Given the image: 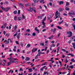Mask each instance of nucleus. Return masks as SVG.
Instances as JSON below:
<instances>
[{"label": "nucleus", "mask_w": 75, "mask_h": 75, "mask_svg": "<svg viewBox=\"0 0 75 75\" xmlns=\"http://www.w3.org/2000/svg\"><path fill=\"white\" fill-rule=\"evenodd\" d=\"M75 11H71V12L69 13V15L70 17H71L73 15V16H75Z\"/></svg>", "instance_id": "nucleus-1"}, {"label": "nucleus", "mask_w": 75, "mask_h": 75, "mask_svg": "<svg viewBox=\"0 0 75 75\" xmlns=\"http://www.w3.org/2000/svg\"><path fill=\"white\" fill-rule=\"evenodd\" d=\"M67 34L69 35L68 36V37H71L72 35V32L70 31L67 32Z\"/></svg>", "instance_id": "nucleus-2"}, {"label": "nucleus", "mask_w": 75, "mask_h": 75, "mask_svg": "<svg viewBox=\"0 0 75 75\" xmlns=\"http://www.w3.org/2000/svg\"><path fill=\"white\" fill-rule=\"evenodd\" d=\"M17 25H15L14 28L12 29L13 30H12V32H14L15 30H17Z\"/></svg>", "instance_id": "nucleus-3"}, {"label": "nucleus", "mask_w": 75, "mask_h": 75, "mask_svg": "<svg viewBox=\"0 0 75 75\" xmlns=\"http://www.w3.org/2000/svg\"><path fill=\"white\" fill-rule=\"evenodd\" d=\"M37 50H38L37 48H35V50H34V49H33L32 50V53H33V52H36V51H37Z\"/></svg>", "instance_id": "nucleus-4"}, {"label": "nucleus", "mask_w": 75, "mask_h": 75, "mask_svg": "<svg viewBox=\"0 0 75 75\" xmlns=\"http://www.w3.org/2000/svg\"><path fill=\"white\" fill-rule=\"evenodd\" d=\"M56 30H57V29H56V28H54V29H52V31L53 32V34H55V32L56 31Z\"/></svg>", "instance_id": "nucleus-5"}, {"label": "nucleus", "mask_w": 75, "mask_h": 75, "mask_svg": "<svg viewBox=\"0 0 75 75\" xmlns=\"http://www.w3.org/2000/svg\"><path fill=\"white\" fill-rule=\"evenodd\" d=\"M72 39V40H71V41H72V40H73V41H75V36H72V37L70 38V39Z\"/></svg>", "instance_id": "nucleus-6"}, {"label": "nucleus", "mask_w": 75, "mask_h": 75, "mask_svg": "<svg viewBox=\"0 0 75 75\" xmlns=\"http://www.w3.org/2000/svg\"><path fill=\"white\" fill-rule=\"evenodd\" d=\"M4 42H6V44H9V41H7L6 40H5L4 41Z\"/></svg>", "instance_id": "nucleus-7"}, {"label": "nucleus", "mask_w": 75, "mask_h": 75, "mask_svg": "<svg viewBox=\"0 0 75 75\" xmlns=\"http://www.w3.org/2000/svg\"><path fill=\"white\" fill-rule=\"evenodd\" d=\"M19 6H21L23 8H24V6H23V4H20Z\"/></svg>", "instance_id": "nucleus-8"}, {"label": "nucleus", "mask_w": 75, "mask_h": 75, "mask_svg": "<svg viewBox=\"0 0 75 75\" xmlns=\"http://www.w3.org/2000/svg\"><path fill=\"white\" fill-rule=\"evenodd\" d=\"M64 4V2H63V1H59V4L60 5H61V4Z\"/></svg>", "instance_id": "nucleus-9"}, {"label": "nucleus", "mask_w": 75, "mask_h": 75, "mask_svg": "<svg viewBox=\"0 0 75 75\" xmlns=\"http://www.w3.org/2000/svg\"><path fill=\"white\" fill-rule=\"evenodd\" d=\"M33 1L35 4L36 3H38V1H37V0H33Z\"/></svg>", "instance_id": "nucleus-10"}, {"label": "nucleus", "mask_w": 75, "mask_h": 75, "mask_svg": "<svg viewBox=\"0 0 75 75\" xmlns=\"http://www.w3.org/2000/svg\"><path fill=\"white\" fill-rule=\"evenodd\" d=\"M22 18L21 17H18L17 18V20H18V21H20L21 20Z\"/></svg>", "instance_id": "nucleus-11"}, {"label": "nucleus", "mask_w": 75, "mask_h": 75, "mask_svg": "<svg viewBox=\"0 0 75 75\" xmlns=\"http://www.w3.org/2000/svg\"><path fill=\"white\" fill-rule=\"evenodd\" d=\"M20 33H18V35L17 36V38L18 39H19V38H20Z\"/></svg>", "instance_id": "nucleus-12"}, {"label": "nucleus", "mask_w": 75, "mask_h": 75, "mask_svg": "<svg viewBox=\"0 0 75 75\" xmlns=\"http://www.w3.org/2000/svg\"><path fill=\"white\" fill-rule=\"evenodd\" d=\"M30 59V58L29 57H27L26 58L25 60L27 61H29Z\"/></svg>", "instance_id": "nucleus-13"}, {"label": "nucleus", "mask_w": 75, "mask_h": 75, "mask_svg": "<svg viewBox=\"0 0 75 75\" xmlns=\"http://www.w3.org/2000/svg\"><path fill=\"white\" fill-rule=\"evenodd\" d=\"M28 69L29 70V72H31L33 71V69Z\"/></svg>", "instance_id": "nucleus-14"}, {"label": "nucleus", "mask_w": 75, "mask_h": 75, "mask_svg": "<svg viewBox=\"0 0 75 75\" xmlns=\"http://www.w3.org/2000/svg\"><path fill=\"white\" fill-rule=\"evenodd\" d=\"M57 28H58V29H59V30H62V27H61L59 26H57Z\"/></svg>", "instance_id": "nucleus-15"}, {"label": "nucleus", "mask_w": 75, "mask_h": 75, "mask_svg": "<svg viewBox=\"0 0 75 75\" xmlns=\"http://www.w3.org/2000/svg\"><path fill=\"white\" fill-rule=\"evenodd\" d=\"M65 10L67 11H69V8H68L67 7H66L65 8Z\"/></svg>", "instance_id": "nucleus-16"}, {"label": "nucleus", "mask_w": 75, "mask_h": 75, "mask_svg": "<svg viewBox=\"0 0 75 75\" xmlns=\"http://www.w3.org/2000/svg\"><path fill=\"white\" fill-rule=\"evenodd\" d=\"M55 46V44H53L52 45H50L51 47H54Z\"/></svg>", "instance_id": "nucleus-17"}, {"label": "nucleus", "mask_w": 75, "mask_h": 75, "mask_svg": "<svg viewBox=\"0 0 75 75\" xmlns=\"http://www.w3.org/2000/svg\"><path fill=\"white\" fill-rule=\"evenodd\" d=\"M14 14H16L17 13V11H15L13 12Z\"/></svg>", "instance_id": "nucleus-18"}, {"label": "nucleus", "mask_w": 75, "mask_h": 75, "mask_svg": "<svg viewBox=\"0 0 75 75\" xmlns=\"http://www.w3.org/2000/svg\"><path fill=\"white\" fill-rule=\"evenodd\" d=\"M64 9L62 8H60L59 9V11H62L64 10Z\"/></svg>", "instance_id": "nucleus-19"}, {"label": "nucleus", "mask_w": 75, "mask_h": 75, "mask_svg": "<svg viewBox=\"0 0 75 75\" xmlns=\"http://www.w3.org/2000/svg\"><path fill=\"white\" fill-rule=\"evenodd\" d=\"M1 8L2 10H4H4H5V8H4L3 7L1 6Z\"/></svg>", "instance_id": "nucleus-20"}, {"label": "nucleus", "mask_w": 75, "mask_h": 75, "mask_svg": "<svg viewBox=\"0 0 75 75\" xmlns=\"http://www.w3.org/2000/svg\"><path fill=\"white\" fill-rule=\"evenodd\" d=\"M65 61L66 63H67L68 62V61L67 60V58H66V59H65Z\"/></svg>", "instance_id": "nucleus-21"}, {"label": "nucleus", "mask_w": 75, "mask_h": 75, "mask_svg": "<svg viewBox=\"0 0 75 75\" xmlns=\"http://www.w3.org/2000/svg\"><path fill=\"white\" fill-rule=\"evenodd\" d=\"M58 11H57L56 12L55 14V16H57V15H58Z\"/></svg>", "instance_id": "nucleus-22"}, {"label": "nucleus", "mask_w": 75, "mask_h": 75, "mask_svg": "<svg viewBox=\"0 0 75 75\" xmlns=\"http://www.w3.org/2000/svg\"><path fill=\"white\" fill-rule=\"evenodd\" d=\"M53 38V35H52L51 36L49 37L48 38L49 39H50V40H51L52 38Z\"/></svg>", "instance_id": "nucleus-23"}, {"label": "nucleus", "mask_w": 75, "mask_h": 75, "mask_svg": "<svg viewBox=\"0 0 75 75\" xmlns=\"http://www.w3.org/2000/svg\"><path fill=\"white\" fill-rule=\"evenodd\" d=\"M10 62L11 64H12L13 63H14V61H11V60H10Z\"/></svg>", "instance_id": "nucleus-24"}, {"label": "nucleus", "mask_w": 75, "mask_h": 75, "mask_svg": "<svg viewBox=\"0 0 75 75\" xmlns=\"http://www.w3.org/2000/svg\"><path fill=\"white\" fill-rule=\"evenodd\" d=\"M40 55H41V52H38V54L37 55H38V56H40Z\"/></svg>", "instance_id": "nucleus-25"}, {"label": "nucleus", "mask_w": 75, "mask_h": 75, "mask_svg": "<svg viewBox=\"0 0 75 75\" xmlns=\"http://www.w3.org/2000/svg\"><path fill=\"white\" fill-rule=\"evenodd\" d=\"M38 18H41V19H42V16H38Z\"/></svg>", "instance_id": "nucleus-26"}, {"label": "nucleus", "mask_w": 75, "mask_h": 75, "mask_svg": "<svg viewBox=\"0 0 75 75\" xmlns=\"http://www.w3.org/2000/svg\"><path fill=\"white\" fill-rule=\"evenodd\" d=\"M8 41H9V40H10V42H11V43H12L13 42V41H12V40H11V39L9 38V39H8Z\"/></svg>", "instance_id": "nucleus-27"}, {"label": "nucleus", "mask_w": 75, "mask_h": 75, "mask_svg": "<svg viewBox=\"0 0 75 75\" xmlns=\"http://www.w3.org/2000/svg\"><path fill=\"white\" fill-rule=\"evenodd\" d=\"M32 35L33 36H35V35H36V34H35V33L34 32L32 34Z\"/></svg>", "instance_id": "nucleus-28"}, {"label": "nucleus", "mask_w": 75, "mask_h": 75, "mask_svg": "<svg viewBox=\"0 0 75 75\" xmlns=\"http://www.w3.org/2000/svg\"><path fill=\"white\" fill-rule=\"evenodd\" d=\"M13 57L11 56L9 57V59H11V60H13V59H12Z\"/></svg>", "instance_id": "nucleus-29"}, {"label": "nucleus", "mask_w": 75, "mask_h": 75, "mask_svg": "<svg viewBox=\"0 0 75 75\" xmlns=\"http://www.w3.org/2000/svg\"><path fill=\"white\" fill-rule=\"evenodd\" d=\"M71 62H75V60H74V59H71Z\"/></svg>", "instance_id": "nucleus-30"}, {"label": "nucleus", "mask_w": 75, "mask_h": 75, "mask_svg": "<svg viewBox=\"0 0 75 75\" xmlns=\"http://www.w3.org/2000/svg\"><path fill=\"white\" fill-rule=\"evenodd\" d=\"M14 19V20H15V21H16V20H17V16H15Z\"/></svg>", "instance_id": "nucleus-31"}, {"label": "nucleus", "mask_w": 75, "mask_h": 75, "mask_svg": "<svg viewBox=\"0 0 75 75\" xmlns=\"http://www.w3.org/2000/svg\"><path fill=\"white\" fill-rule=\"evenodd\" d=\"M38 55H37L35 57V59H38Z\"/></svg>", "instance_id": "nucleus-32"}, {"label": "nucleus", "mask_w": 75, "mask_h": 75, "mask_svg": "<svg viewBox=\"0 0 75 75\" xmlns=\"http://www.w3.org/2000/svg\"><path fill=\"white\" fill-rule=\"evenodd\" d=\"M22 18L23 19H25V17L23 15H22Z\"/></svg>", "instance_id": "nucleus-33"}, {"label": "nucleus", "mask_w": 75, "mask_h": 75, "mask_svg": "<svg viewBox=\"0 0 75 75\" xmlns=\"http://www.w3.org/2000/svg\"><path fill=\"white\" fill-rule=\"evenodd\" d=\"M11 63L10 62H8V65H7V66H9V65H10V64H11Z\"/></svg>", "instance_id": "nucleus-34"}, {"label": "nucleus", "mask_w": 75, "mask_h": 75, "mask_svg": "<svg viewBox=\"0 0 75 75\" xmlns=\"http://www.w3.org/2000/svg\"><path fill=\"white\" fill-rule=\"evenodd\" d=\"M37 31V33H40V30H39L38 29L37 30H36Z\"/></svg>", "instance_id": "nucleus-35"}, {"label": "nucleus", "mask_w": 75, "mask_h": 75, "mask_svg": "<svg viewBox=\"0 0 75 75\" xmlns=\"http://www.w3.org/2000/svg\"><path fill=\"white\" fill-rule=\"evenodd\" d=\"M18 14H20V10H18Z\"/></svg>", "instance_id": "nucleus-36"}, {"label": "nucleus", "mask_w": 75, "mask_h": 75, "mask_svg": "<svg viewBox=\"0 0 75 75\" xmlns=\"http://www.w3.org/2000/svg\"><path fill=\"white\" fill-rule=\"evenodd\" d=\"M34 10V9L33 8H31L30 9V11L31 12V11H33Z\"/></svg>", "instance_id": "nucleus-37"}, {"label": "nucleus", "mask_w": 75, "mask_h": 75, "mask_svg": "<svg viewBox=\"0 0 75 75\" xmlns=\"http://www.w3.org/2000/svg\"><path fill=\"white\" fill-rule=\"evenodd\" d=\"M40 45L41 46H44V43H40Z\"/></svg>", "instance_id": "nucleus-38"}, {"label": "nucleus", "mask_w": 75, "mask_h": 75, "mask_svg": "<svg viewBox=\"0 0 75 75\" xmlns=\"http://www.w3.org/2000/svg\"><path fill=\"white\" fill-rule=\"evenodd\" d=\"M27 47H31V45L30 44H28L27 45Z\"/></svg>", "instance_id": "nucleus-39"}, {"label": "nucleus", "mask_w": 75, "mask_h": 75, "mask_svg": "<svg viewBox=\"0 0 75 75\" xmlns=\"http://www.w3.org/2000/svg\"><path fill=\"white\" fill-rule=\"evenodd\" d=\"M10 26H9V30H11V25H10Z\"/></svg>", "instance_id": "nucleus-40"}, {"label": "nucleus", "mask_w": 75, "mask_h": 75, "mask_svg": "<svg viewBox=\"0 0 75 75\" xmlns=\"http://www.w3.org/2000/svg\"><path fill=\"white\" fill-rule=\"evenodd\" d=\"M5 11L6 12H7L8 11V9L7 8L5 9Z\"/></svg>", "instance_id": "nucleus-41"}, {"label": "nucleus", "mask_w": 75, "mask_h": 75, "mask_svg": "<svg viewBox=\"0 0 75 75\" xmlns=\"http://www.w3.org/2000/svg\"><path fill=\"white\" fill-rule=\"evenodd\" d=\"M40 71H43V70H44V68H43V67L41 68L40 69Z\"/></svg>", "instance_id": "nucleus-42"}, {"label": "nucleus", "mask_w": 75, "mask_h": 75, "mask_svg": "<svg viewBox=\"0 0 75 75\" xmlns=\"http://www.w3.org/2000/svg\"><path fill=\"white\" fill-rule=\"evenodd\" d=\"M19 71H23V69H22V68H21L20 69Z\"/></svg>", "instance_id": "nucleus-43"}, {"label": "nucleus", "mask_w": 75, "mask_h": 75, "mask_svg": "<svg viewBox=\"0 0 75 75\" xmlns=\"http://www.w3.org/2000/svg\"><path fill=\"white\" fill-rule=\"evenodd\" d=\"M44 1V0H42L41 1H40V3H43Z\"/></svg>", "instance_id": "nucleus-44"}, {"label": "nucleus", "mask_w": 75, "mask_h": 75, "mask_svg": "<svg viewBox=\"0 0 75 75\" xmlns=\"http://www.w3.org/2000/svg\"><path fill=\"white\" fill-rule=\"evenodd\" d=\"M70 67L71 68V69H73L74 68V66H73V65L70 66Z\"/></svg>", "instance_id": "nucleus-45"}, {"label": "nucleus", "mask_w": 75, "mask_h": 75, "mask_svg": "<svg viewBox=\"0 0 75 75\" xmlns=\"http://www.w3.org/2000/svg\"><path fill=\"white\" fill-rule=\"evenodd\" d=\"M63 16H67V14L65 13H63Z\"/></svg>", "instance_id": "nucleus-46"}, {"label": "nucleus", "mask_w": 75, "mask_h": 75, "mask_svg": "<svg viewBox=\"0 0 75 75\" xmlns=\"http://www.w3.org/2000/svg\"><path fill=\"white\" fill-rule=\"evenodd\" d=\"M59 63H60V66H62V63L61 62H60V61H59Z\"/></svg>", "instance_id": "nucleus-47"}, {"label": "nucleus", "mask_w": 75, "mask_h": 75, "mask_svg": "<svg viewBox=\"0 0 75 75\" xmlns=\"http://www.w3.org/2000/svg\"><path fill=\"white\" fill-rule=\"evenodd\" d=\"M27 64H30V63L31 64H30V65H33V63H31V62H27Z\"/></svg>", "instance_id": "nucleus-48"}, {"label": "nucleus", "mask_w": 75, "mask_h": 75, "mask_svg": "<svg viewBox=\"0 0 75 75\" xmlns=\"http://www.w3.org/2000/svg\"><path fill=\"white\" fill-rule=\"evenodd\" d=\"M42 24H43V25H45V22H44V21H43L42 22Z\"/></svg>", "instance_id": "nucleus-49"}, {"label": "nucleus", "mask_w": 75, "mask_h": 75, "mask_svg": "<svg viewBox=\"0 0 75 75\" xmlns=\"http://www.w3.org/2000/svg\"><path fill=\"white\" fill-rule=\"evenodd\" d=\"M65 25L66 26V27H68V24H67V23H65Z\"/></svg>", "instance_id": "nucleus-50"}, {"label": "nucleus", "mask_w": 75, "mask_h": 75, "mask_svg": "<svg viewBox=\"0 0 75 75\" xmlns=\"http://www.w3.org/2000/svg\"><path fill=\"white\" fill-rule=\"evenodd\" d=\"M20 44L21 46H22V47H23V44L21 42L20 43Z\"/></svg>", "instance_id": "nucleus-51"}, {"label": "nucleus", "mask_w": 75, "mask_h": 75, "mask_svg": "<svg viewBox=\"0 0 75 75\" xmlns=\"http://www.w3.org/2000/svg\"><path fill=\"white\" fill-rule=\"evenodd\" d=\"M4 28H6V25H7V23H5V24H4Z\"/></svg>", "instance_id": "nucleus-52"}, {"label": "nucleus", "mask_w": 75, "mask_h": 75, "mask_svg": "<svg viewBox=\"0 0 75 75\" xmlns=\"http://www.w3.org/2000/svg\"><path fill=\"white\" fill-rule=\"evenodd\" d=\"M6 8H7L8 9V10H10V8H11L10 7H8Z\"/></svg>", "instance_id": "nucleus-53"}, {"label": "nucleus", "mask_w": 75, "mask_h": 75, "mask_svg": "<svg viewBox=\"0 0 75 75\" xmlns=\"http://www.w3.org/2000/svg\"><path fill=\"white\" fill-rule=\"evenodd\" d=\"M26 31H27V32H29V31H30V30L29 29H27L26 30Z\"/></svg>", "instance_id": "nucleus-54"}, {"label": "nucleus", "mask_w": 75, "mask_h": 75, "mask_svg": "<svg viewBox=\"0 0 75 75\" xmlns=\"http://www.w3.org/2000/svg\"><path fill=\"white\" fill-rule=\"evenodd\" d=\"M40 59H37V60L35 61V62H38V61H40Z\"/></svg>", "instance_id": "nucleus-55"}, {"label": "nucleus", "mask_w": 75, "mask_h": 75, "mask_svg": "<svg viewBox=\"0 0 75 75\" xmlns=\"http://www.w3.org/2000/svg\"><path fill=\"white\" fill-rule=\"evenodd\" d=\"M48 48V47H46L45 49V51H47V49Z\"/></svg>", "instance_id": "nucleus-56"}, {"label": "nucleus", "mask_w": 75, "mask_h": 75, "mask_svg": "<svg viewBox=\"0 0 75 75\" xmlns=\"http://www.w3.org/2000/svg\"><path fill=\"white\" fill-rule=\"evenodd\" d=\"M45 27V25H43L42 27V28H44V27Z\"/></svg>", "instance_id": "nucleus-57"}, {"label": "nucleus", "mask_w": 75, "mask_h": 75, "mask_svg": "<svg viewBox=\"0 0 75 75\" xmlns=\"http://www.w3.org/2000/svg\"><path fill=\"white\" fill-rule=\"evenodd\" d=\"M6 36H7V37H8L9 35V34L8 33H7L6 34Z\"/></svg>", "instance_id": "nucleus-58"}, {"label": "nucleus", "mask_w": 75, "mask_h": 75, "mask_svg": "<svg viewBox=\"0 0 75 75\" xmlns=\"http://www.w3.org/2000/svg\"><path fill=\"white\" fill-rule=\"evenodd\" d=\"M13 50L14 52H16V49H13Z\"/></svg>", "instance_id": "nucleus-59"}, {"label": "nucleus", "mask_w": 75, "mask_h": 75, "mask_svg": "<svg viewBox=\"0 0 75 75\" xmlns=\"http://www.w3.org/2000/svg\"><path fill=\"white\" fill-rule=\"evenodd\" d=\"M15 42L17 44H18V41H16Z\"/></svg>", "instance_id": "nucleus-60"}, {"label": "nucleus", "mask_w": 75, "mask_h": 75, "mask_svg": "<svg viewBox=\"0 0 75 75\" xmlns=\"http://www.w3.org/2000/svg\"><path fill=\"white\" fill-rule=\"evenodd\" d=\"M46 29H44L42 30V32H44V31H46Z\"/></svg>", "instance_id": "nucleus-61"}, {"label": "nucleus", "mask_w": 75, "mask_h": 75, "mask_svg": "<svg viewBox=\"0 0 75 75\" xmlns=\"http://www.w3.org/2000/svg\"><path fill=\"white\" fill-rule=\"evenodd\" d=\"M3 34L4 35H5V34H6V31H4Z\"/></svg>", "instance_id": "nucleus-62"}, {"label": "nucleus", "mask_w": 75, "mask_h": 75, "mask_svg": "<svg viewBox=\"0 0 75 75\" xmlns=\"http://www.w3.org/2000/svg\"><path fill=\"white\" fill-rule=\"evenodd\" d=\"M69 5V3L67 2L66 3V6H68Z\"/></svg>", "instance_id": "nucleus-63"}, {"label": "nucleus", "mask_w": 75, "mask_h": 75, "mask_svg": "<svg viewBox=\"0 0 75 75\" xmlns=\"http://www.w3.org/2000/svg\"><path fill=\"white\" fill-rule=\"evenodd\" d=\"M73 27L74 28V29L75 30V25H73Z\"/></svg>", "instance_id": "nucleus-64"}]
</instances>
